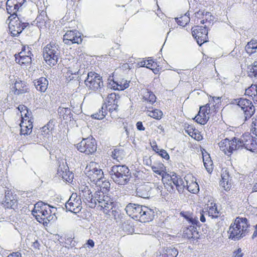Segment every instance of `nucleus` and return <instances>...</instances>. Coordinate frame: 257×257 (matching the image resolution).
I'll list each match as a JSON object with an SVG mask.
<instances>
[{"mask_svg": "<svg viewBox=\"0 0 257 257\" xmlns=\"http://www.w3.org/2000/svg\"><path fill=\"white\" fill-rule=\"evenodd\" d=\"M178 251L175 247H167L163 251V253L160 255L161 257H176Z\"/></svg>", "mask_w": 257, "mask_h": 257, "instance_id": "nucleus-38", "label": "nucleus"}, {"mask_svg": "<svg viewBox=\"0 0 257 257\" xmlns=\"http://www.w3.org/2000/svg\"><path fill=\"white\" fill-rule=\"evenodd\" d=\"M81 200L80 196L72 194L65 204L67 211L76 214L82 209Z\"/></svg>", "mask_w": 257, "mask_h": 257, "instance_id": "nucleus-10", "label": "nucleus"}, {"mask_svg": "<svg viewBox=\"0 0 257 257\" xmlns=\"http://www.w3.org/2000/svg\"><path fill=\"white\" fill-rule=\"evenodd\" d=\"M37 24L38 27L42 28L46 27L47 23L49 22V19L45 12H42L36 19Z\"/></svg>", "mask_w": 257, "mask_h": 257, "instance_id": "nucleus-26", "label": "nucleus"}, {"mask_svg": "<svg viewBox=\"0 0 257 257\" xmlns=\"http://www.w3.org/2000/svg\"><path fill=\"white\" fill-rule=\"evenodd\" d=\"M229 147H230V155L232 153L233 151L239 149H242L241 143L240 142V139H237L234 137L231 140H230Z\"/></svg>", "mask_w": 257, "mask_h": 257, "instance_id": "nucleus-31", "label": "nucleus"}, {"mask_svg": "<svg viewBox=\"0 0 257 257\" xmlns=\"http://www.w3.org/2000/svg\"><path fill=\"white\" fill-rule=\"evenodd\" d=\"M96 198L98 206L103 210L104 213L107 214L110 210L112 209L114 202L113 198L110 197L108 193H105L104 191H96Z\"/></svg>", "mask_w": 257, "mask_h": 257, "instance_id": "nucleus-5", "label": "nucleus"}, {"mask_svg": "<svg viewBox=\"0 0 257 257\" xmlns=\"http://www.w3.org/2000/svg\"><path fill=\"white\" fill-rule=\"evenodd\" d=\"M189 16V14L186 13L184 16L176 18V21L179 25L184 27L190 21Z\"/></svg>", "mask_w": 257, "mask_h": 257, "instance_id": "nucleus-44", "label": "nucleus"}, {"mask_svg": "<svg viewBox=\"0 0 257 257\" xmlns=\"http://www.w3.org/2000/svg\"><path fill=\"white\" fill-rule=\"evenodd\" d=\"M230 140L226 138L218 143L220 149L224 152L225 154L227 155H230V147L229 146Z\"/></svg>", "mask_w": 257, "mask_h": 257, "instance_id": "nucleus-35", "label": "nucleus"}, {"mask_svg": "<svg viewBox=\"0 0 257 257\" xmlns=\"http://www.w3.org/2000/svg\"><path fill=\"white\" fill-rule=\"evenodd\" d=\"M86 244L90 246L91 247H93L94 246V242L92 239H88L86 242Z\"/></svg>", "mask_w": 257, "mask_h": 257, "instance_id": "nucleus-63", "label": "nucleus"}, {"mask_svg": "<svg viewBox=\"0 0 257 257\" xmlns=\"http://www.w3.org/2000/svg\"><path fill=\"white\" fill-rule=\"evenodd\" d=\"M158 154L166 160H168L169 159V155L165 150L163 149L161 151H160Z\"/></svg>", "mask_w": 257, "mask_h": 257, "instance_id": "nucleus-55", "label": "nucleus"}, {"mask_svg": "<svg viewBox=\"0 0 257 257\" xmlns=\"http://www.w3.org/2000/svg\"><path fill=\"white\" fill-rule=\"evenodd\" d=\"M156 66V63H154V62L152 61V60H149L147 61V63L146 64V67L147 68H149L151 70H154V68Z\"/></svg>", "mask_w": 257, "mask_h": 257, "instance_id": "nucleus-53", "label": "nucleus"}, {"mask_svg": "<svg viewBox=\"0 0 257 257\" xmlns=\"http://www.w3.org/2000/svg\"><path fill=\"white\" fill-rule=\"evenodd\" d=\"M60 54V47L55 43H50L43 48L44 59L47 64L51 67L57 64Z\"/></svg>", "mask_w": 257, "mask_h": 257, "instance_id": "nucleus-3", "label": "nucleus"}, {"mask_svg": "<svg viewBox=\"0 0 257 257\" xmlns=\"http://www.w3.org/2000/svg\"><path fill=\"white\" fill-rule=\"evenodd\" d=\"M257 49V41L252 39L248 42L245 46V49L247 53L251 55L255 52Z\"/></svg>", "mask_w": 257, "mask_h": 257, "instance_id": "nucleus-39", "label": "nucleus"}, {"mask_svg": "<svg viewBox=\"0 0 257 257\" xmlns=\"http://www.w3.org/2000/svg\"><path fill=\"white\" fill-rule=\"evenodd\" d=\"M16 202L14 196L10 191L6 193L5 200L2 203L3 207L6 208H12V206Z\"/></svg>", "mask_w": 257, "mask_h": 257, "instance_id": "nucleus-25", "label": "nucleus"}, {"mask_svg": "<svg viewBox=\"0 0 257 257\" xmlns=\"http://www.w3.org/2000/svg\"><path fill=\"white\" fill-rule=\"evenodd\" d=\"M195 17L198 19H203L204 16H205L206 20H207L208 16H211L210 13L209 12H206L205 14H204V12L201 10H199L197 12L195 13Z\"/></svg>", "mask_w": 257, "mask_h": 257, "instance_id": "nucleus-51", "label": "nucleus"}, {"mask_svg": "<svg viewBox=\"0 0 257 257\" xmlns=\"http://www.w3.org/2000/svg\"><path fill=\"white\" fill-rule=\"evenodd\" d=\"M19 58L16 57V60L18 63L21 64L27 65L31 63L32 58L30 55H25L23 52L19 54Z\"/></svg>", "mask_w": 257, "mask_h": 257, "instance_id": "nucleus-32", "label": "nucleus"}, {"mask_svg": "<svg viewBox=\"0 0 257 257\" xmlns=\"http://www.w3.org/2000/svg\"><path fill=\"white\" fill-rule=\"evenodd\" d=\"M242 148H244L247 150L253 152L255 148L257 146V139L249 134H245L240 138Z\"/></svg>", "mask_w": 257, "mask_h": 257, "instance_id": "nucleus-14", "label": "nucleus"}, {"mask_svg": "<svg viewBox=\"0 0 257 257\" xmlns=\"http://www.w3.org/2000/svg\"><path fill=\"white\" fill-rule=\"evenodd\" d=\"M25 1L26 0H8L6 3L8 13L12 16L16 15Z\"/></svg>", "mask_w": 257, "mask_h": 257, "instance_id": "nucleus-17", "label": "nucleus"}, {"mask_svg": "<svg viewBox=\"0 0 257 257\" xmlns=\"http://www.w3.org/2000/svg\"><path fill=\"white\" fill-rule=\"evenodd\" d=\"M57 174L59 177L67 182L72 181L73 178V174L69 170L68 166L64 164L60 165L57 170Z\"/></svg>", "mask_w": 257, "mask_h": 257, "instance_id": "nucleus-19", "label": "nucleus"}, {"mask_svg": "<svg viewBox=\"0 0 257 257\" xmlns=\"http://www.w3.org/2000/svg\"><path fill=\"white\" fill-rule=\"evenodd\" d=\"M15 95H19L28 92L26 83L21 80L16 81L13 87Z\"/></svg>", "mask_w": 257, "mask_h": 257, "instance_id": "nucleus-21", "label": "nucleus"}, {"mask_svg": "<svg viewBox=\"0 0 257 257\" xmlns=\"http://www.w3.org/2000/svg\"><path fill=\"white\" fill-rule=\"evenodd\" d=\"M110 106L108 108L109 112L111 113L113 111H116L118 109V104H112L111 105H109Z\"/></svg>", "mask_w": 257, "mask_h": 257, "instance_id": "nucleus-57", "label": "nucleus"}, {"mask_svg": "<svg viewBox=\"0 0 257 257\" xmlns=\"http://www.w3.org/2000/svg\"><path fill=\"white\" fill-rule=\"evenodd\" d=\"M84 172L90 181L95 184L103 179V172L99 165L94 162H90L86 167Z\"/></svg>", "mask_w": 257, "mask_h": 257, "instance_id": "nucleus-4", "label": "nucleus"}, {"mask_svg": "<svg viewBox=\"0 0 257 257\" xmlns=\"http://www.w3.org/2000/svg\"><path fill=\"white\" fill-rule=\"evenodd\" d=\"M192 34L199 45L201 46L207 42L208 31L205 27L197 26L195 28H192Z\"/></svg>", "mask_w": 257, "mask_h": 257, "instance_id": "nucleus-11", "label": "nucleus"}, {"mask_svg": "<svg viewBox=\"0 0 257 257\" xmlns=\"http://www.w3.org/2000/svg\"><path fill=\"white\" fill-rule=\"evenodd\" d=\"M252 124L254 126H252L251 130L252 134L254 135V138L257 139V119H255V120L253 121Z\"/></svg>", "mask_w": 257, "mask_h": 257, "instance_id": "nucleus-52", "label": "nucleus"}, {"mask_svg": "<svg viewBox=\"0 0 257 257\" xmlns=\"http://www.w3.org/2000/svg\"><path fill=\"white\" fill-rule=\"evenodd\" d=\"M154 216L155 211L154 209L144 206L139 219L141 222H149L152 220Z\"/></svg>", "mask_w": 257, "mask_h": 257, "instance_id": "nucleus-20", "label": "nucleus"}, {"mask_svg": "<svg viewBox=\"0 0 257 257\" xmlns=\"http://www.w3.org/2000/svg\"><path fill=\"white\" fill-rule=\"evenodd\" d=\"M186 178H187V177H185L184 179H186ZM185 181L186 184V186L188 191L193 194L197 193L199 192V185L196 181H192L190 183L186 180H185Z\"/></svg>", "mask_w": 257, "mask_h": 257, "instance_id": "nucleus-33", "label": "nucleus"}, {"mask_svg": "<svg viewBox=\"0 0 257 257\" xmlns=\"http://www.w3.org/2000/svg\"><path fill=\"white\" fill-rule=\"evenodd\" d=\"M152 148L153 150L155 151L158 154L160 152V151H161L162 150L159 149V147L156 145L152 146Z\"/></svg>", "mask_w": 257, "mask_h": 257, "instance_id": "nucleus-64", "label": "nucleus"}, {"mask_svg": "<svg viewBox=\"0 0 257 257\" xmlns=\"http://www.w3.org/2000/svg\"><path fill=\"white\" fill-rule=\"evenodd\" d=\"M233 253L234 254V257H242L243 255L242 253H241L240 248H238L237 250L234 251Z\"/></svg>", "mask_w": 257, "mask_h": 257, "instance_id": "nucleus-59", "label": "nucleus"}, {"mask_svg": "<svg viewBox=\"0 0 257 257\" xmlns=\"http://www.w3.org/2000/svg\"><path fill=\"white\" fill-rule=\"evenodd\" d=\"M186 234H188V236L189 238L195 237V235L198 234L196 227L194 226H190L187 230Z\"/></svg>", "mask_w": 257, "mask_h": 257, "instance_id": "nucleus-49", "label": "nucleus"}, {"mask_svg": "<svg viewBox=\"0 0 257 257\" xmlns=\"http://www.w3.org/2000/svg\"><path fill=\"white\" fill-rule=\"evenodd\" d=\"M209 216H211L212 218H217L219 215V211L217 209V206L215 204L213 206L209 207L208 211Z\"/></svg>", "mask_w": 257, "mask_h": 257, "instance_id": "nucleus-47", "label": "nucleus"}, {"mask_svg": "<svg viewBox=\"0 0 257 257\" xmlns=\"http://www.w3.org/2000/svg\"><path fill=\"white\" fill-rule=\"evenodd\" d=\"M210 106L209 104L200 106L199 111L195 117L196 121L201 124L206 123L209 119L208 116Z\"/></svg>", "mask_w": 257, "mask_h": 257, "instance_id": "nucleus-16", "label": "nucleus"}, {"mask_svg": "<svg viewBox=\"0 0 257 257\" xmlns=\"http://www.w3.org/2000/svg\"><path fill=\"white\" fill-rule=\"evenodd\" d=\"M33 83L36 89L40 92H44L48 88V81L45 77L34 80Z\"/></svg>", "mask_w": 257, "mask_h": 257, "instance_id": "nucleus-22", "label": "nucleus"}, {"mask_svg": "<svg viewBox=\"0 0 257 257\" xmlns=\"http://www.w3.org/2000/svg\"><path fill=\"white\" fill-rule=\"evenodd\" d=\"M82 38L81 33L78 31L68 30L63 36V41L65 44L70 45L72 44H80L82 42Z\"/></svg>", "mask_w": 257, "mask_h": 257, "instance_id": "nucleus-13", "label": "nucleus"}, {"mask_svg": "<svg viewBox=\"0 0 257 257\" xmlns=\"http://www.w3.org/2000/svg\"><path fill=\"white\" fill-rule=\"evenodd\" d=\"M75 241L73 240L71 237H68L66 239L65 244L73 247L75 246Z\"/></svg>", "mask_w": 257, "mask_h": 257, "instance_id": "nucleus-56", "label": "nucleus"}, {"mask_svg": "<svg viewBox=\"0 0 257 257\" xmlns=\"http://www.w3.org/2000/svg\"><path fill=\"white\" fill-rule=\"evenodd\" d=\"M249 222L245 217H237L229 226L227 231L228 238L234 241L239 240L249 232Z\"/></svg>", "mask_w": 257, "mask_h": 257, "instance_id": "nucleus-1", "label": "nucleus"}, {"mask_svg": "<svg viewBox=\"0 0 257 257\" xmlns=\"http://www.w3.org/2000/svg\"><path fill=\"white\" fill-rule=\"evenodd\" d=\"M143 99L150 102L151 104L154 103L156 101V97L155 95L148 89H145L143 90Z\"/></svg>", "mask_w": 257, "mask_h": 257, "instance_id": "nucleus-28", "label": "nucleus"}, {"mask_svg": "<svg viewBox=\"0 0 257 257\" xmlns=\"http://www.w3.org/2000/svg\"><path fill=\"white\" fill-rule=\"evenodd\" d=\"M87 205L90 208H94L96 204H98L96 198V193H95L94 198L93 195L87 201L85 202Z\"/></svg>", "mask_w": 257, "mask_h": 257, "instance_id": "nucleus-50", "label": "nucleus"}, {"mask_svg": "<svg viewBox=\"0 0 257 257\" xmlns=\"http://www.w3.org/2000/svg\"><path fill=\"white\" fill-rule=\"evenodd\" d=\"M76 148L81 153H85L86 155L92 154L96 151V141L93 138L83 139L79 143L76 145Z\"/></svg>", "mask_w": 257, "mask_h": 257, "instance_id": "nucleus-8", "label": "nucleus"}, {"mask_svg": "<svg viewBox=\"0 0 257 257\" xmlns=\"http://www.w3.org/2000/svg\"><path fill=\"white\" fill-rule=\"evenodd\" d=\"M147 114L148 116L157 119H160L163 115V112L159 109H155L152 111L148 110Z\"/></svg>", "mask_w": 257, "mask_h": 257, "instance_id": "nucleus-46", "label": "nucleus"}, {"mask_svg": "<svg viewBox=\"0 0 257 257\" xmlns=\"http://www.w3.org/2000/svg\"><path fill=\"white\" fill-rule=\"evenodd\" d=\"M143 206L139 204L129 203L126 206L125 210L127 214L132 218H140Z\"/></svg>", "mask_w": 257, "mask_h": 257, "instance_id": "nucleus-18", "label": "nucleus"}, {"mask_svg": "<svg viewBox=\"0 0 257 257\" xmlns=\"http://www.w3.org/2000/svg\"><path fill=\"white\" fill-rule=\"evenodd\" d=\"M95 184L99 186L100 190L99 191H104L105 193H108L110 184L108 181L105 180L104 177H103V179L99 180V181L96 182Z\"/></svg>", "mask_w": 257, "mask_h": 257, "instance_id": "nucleus-30", "label": "nucleus"}, {"mask_svg": "<svg viewBox=\"0 0 257 257\" xmlns=\"http://www.w3.org/2000/svg\"><path fill=\"white\" fill-rule=\"evenodd\" d=\"M130 81L123 79L116 81H113L112 87L115 90H123L129 86Z\"/></svg>", "mask_w": 257, "mask_h": 257, "instance_id": "nucleus-27", "label": "nucleus"}, {"mask_svg": "<svg viewBox=\"0 0 257 257\" xmlns=\"http://www.w3.org/2000/svg\"><path fill=\"white\" fill-rule=\"evenodd\" d=\"M52 128V124L50 122L48 123L47 125L41 128V134L40 135H42L43 137V138L44 140L46 139H49L51 136Z\"/></svg>", "mask_w": 257, "mask_h": 257, "instance_id": "nucleus-34", "label": "nucleus"}, {"mask_svg": "<svg viewBox=\"0 0 257 257\" xmlns=\"http://www.w3.org/2000/svg\"><path fill=\"white\" fill-rule=\"evenodd\" d=\"M107 110V106L105 103L103 104L101 107V110H99L98 112H96L91 115L92 118L97 119H102L107 114L106 111Z\"/></svg>", "mask_w": 257, "mask_h": 257, "instance_id": "nucleus-37", "label": "nucleus"}, {"mask_svg": "<svg viewBox=\"0 0 257 257\" xmlns=\"http://www.w3.org/2000/svg\"><path fill=\"white\" fill-rule=\"evenodd\" d=\"M151 188L147 184L140 185L136 189V194L140 197L148 198L150 196Z\"/></svg>", "mask_w": 257, "mask_h": 257, "instance_id": "nucleus-23", "label": "nucleus"}, {"mask_svg": "<svg viewBox=\"0 0 257 257\" xmlns=\"http://www.w3.org/2000/svg\"><path fill=\"white\" fill-rule=\"evenodd\" d=\"M203 213H204L203 210H201L200 212V220L202 222H205V220H206Z\"/></svg>", "mask_w": 257, "mask_h": 257, "instance_id": "nucleus-61", "label": "nucleus"}, {"mask_svg": "<svg viewBox=\"0 0 257 257\" xmlns=\"http://www.w3.org/2000/svg\"><path fill=\"white\" fill-rule=\"evenodd\" d=\"M203 160L205 167L208 172L212 171V161L211 160L209 155L203 154Z\"/></svg>", "mask_w": 257, "mask_h": 257, "instance_id": "nucleus-45", "label": "nucleus"}, {"mask_svg": "<svg viewBox=\"0 0 257 257\" xmlns=\"http://www.w3.org/2000/svg\"><path fill=\"white\" fill-rule=\"evenodd\" d=\"M81 189V193L80 194V196L83 198L84 201H87L90 197H92V192L87 186H81L80 187Z\"/></svg>", "mask_w": 257, "mask_h": 257, "instance_id": "nucleus-36", "label": "nucleus"}, {"mask_svg": "<svg viewBox=\"0 0 257 257\" xmlns=\"http://www.w3.org/2000/svg\"><path fill=\"white\" fill-rule=\"evenodd\" d=\"M166 179L169 182V184L171 185L170 189L169 190L170 192L173 191V186L172 185V183L176 186L177 190L179 193H182L186 187L184 181L182 178L177 176L176 174H173L171 176L169 174L166 175Z\"/></svg>", "mask_w": 257, "mask_h": 257, "instance_id": "nucleus-12", "label": "nucleus"}, {"mask_svg": "<svg viewBox=\"0 0 257 257\" xmlns=\"http://www.w3.org/2000/svg\"><path fill=\"white\" fill-rule=\"evenodd\" d=\"M222 180L220 181V185L224 188L225 190H229L231 186V179L229 175V172L227 170L223 171L221 174Z\"/></svg>", "mask_w": 257, "mask_h": 257, "instance_id": "nucleus-24", "label": "nucleus"}, {"mask_svg": "<svg viewBox=\"0 0 257 257\" xmlns=\"http://www.w3.org/2000/svg\"><path fill=\"white\" fill-rule=\"evenodd\" d=\"M248 71V75L250 77H254L257 78V61H255L253 65L250 67Z\"/></svg>", "mask_w": 257, "mask_h": 257, "instance_id": "nucleus-48", "label": "nucleus"}, {"mask_svg": "<svg viewBox=\"0 0 257 257\" xmlns=\"http://www.w3.org/2000/svg\"><path fill=\"white\" fill-rule=\"evenodd\" d=\"M27 122H24V120L22 121V124L21 125V135L25 136L26 135H30L31 132L33 127V124L31 123L29 125H25L26 124Z\"/></svg>", "mask_w": 257, "mask_h": 257, "instance_id": "nucleus-41", "label": "nucleus"}, {"mask_svg": "<svg viewBox=\"0 0 257 257\" xmlns=\"http://www.w3.org/2000/svg\"><path fill=\"white\" fill-rule=\"evenodd\" d=\"M109 174L114 182L119 185L126 184L131 178L130 169L125 165H114L109 171Z\"/></svg>", "mask_w": 257, "mask_h": 257, "instance_id": "nucleus-2", "label": "nucleus"}, {"mask_svg": "<svg viewBox=\"0 0 257 257\" xmlns=\"http://www.w3.org/2000/svg\"><path fill=\"white\" fill-rule=\"evenodd\" d=\"M136 126L139 131H144L145 130V127L143 125L142 121H138L136 124Z\"/></svg>", "mask_w": 257, "mask_h": 257, "instance_id": "nucleus-58", "label": "nucleus"}, {"mask_svg": "<svg viewBox=\"0 0 257 257\" xmlns=\"http://www.w3.org/2000/svg\"><path fill=\"white\" fill-rule=\"evenodd\" d=\"M7 257H22V256L20 252H16L9 254Z\"/></svg>", "mask_w": 257, "mask_h": 257, "instance_id": "nucleus-60", "label": "nucleus"}, {"mask_svg": "<svg viewBox=\"0 0 257 257\" xmlns=\"http://www.w3.org/2000/svg\"><path fill=\"white\" fill-rule=\"evenodd\" d=\"M111 156L113 159L119 162L124 157V152L121 149H115L112 152Z\"/></svg>", "mask_w": 257, "mask_h": 257, "instance_id": "nucleus-42", "label": "nucleus"}, {"mask_svg": "<svg viewBox=\"0 0 257 257\" xmlns=\"http://www.w3.org/2000/svg\"><path fill=\"white\" fill-rule=\"evenodd\" d=\"M107 106L111 105L112 104H116L118 103L119 96L116 95L115 93H111L107 96Z\"/></svg>", "mask_w": 257, "mask_h": 257, "instance_id": "nucleus-43", "label": "nucleus"}, {"mask_svg": "<svg viewBox=\"0 0 257 257\" xmlns=\"http://www.w3.org/2000/svg\"><path fill=\"white\" fill-rule=\"evenodd\" d=\"M51 207L53 209H55V208L49 205V209L44 208L43 210L41 211V213L36 214L35 217L38 221L47 225L52 220L53 217L51 213L53 211L51 210Z\"/></svg>", "mask_w": 257, "mask_h": 257, "instance_id": "nucleus-15", "label": "nucleus"}, {"mask_svg": "<svg viewBox=\"0 0 257 257\" xmlns=\"http://www.w3.org/2000/svg\"><path fill=\"white\" fill-rule=\"evenodd\" d=\"M191 127L190 126H188L187 127V130H186L185 131L188 134V135H189L191 137H193V131H191L192 129V128H191Z\"/></svg>", "mask_w": 257, "mask_h": 257, "instance_id": "nucleus-62", "label": "nucleus"}, {"mask_svg": "<svg viewBox=\"0 0 257 257\" xmlns=\"http://www.w3.org/2000/svg\"><path fill=\"white\" fill-rule=\"evenodd\" d=\"M44 208L49 209V205L44 204L43 202H38L35 205L32 213L34 216H36V214L41 213V211Z\"/></svg>", "mask_w": 257, "mask_h": 257, "instance_id": "nucleus-40", "label": "nucleus"}, {"mask_svg": "<svg viewBox=\"0 0 257 257\" xmlns=\"http://www.w3.org/2000/svg\"><path fill=\"white\" fill-rule=\"evenodd\" d=\"M232 103L236 104L243 111L245 120L250 118L255 112V108L252 102L246 98H237L233 100Z\"/></svg>", "mask_w": 257, "mask_h": 257, "instance_id": "nucleus-6", "label": "nucleus"}, {"mask_svg": "<svg viewBox=\"0 0 257 257\" xmlns=\"http://www.w3.org/2000/svg\"><path fill=\"white\" fill-rule=\"evenodd\" d=\"M190 222H191L192 224L198 226V224H199V221L196 218H193L192 217H187L186 215L184 216Z\"/></svg>", "mask_w": 257, "mask_h": 257, "instance_id": "nucleus-54", "label": "nucleus"}, {"mask_svg": "<svg viewBox=\"0 0 257 257\" xmlns=\"http://www.w3.org/2000/svg\"><path fill=\"white\" fill-rule=\"evenodd\" d=\"M29 25V23L22 22L16 17L11 19L9 24V31L13 36H18Z\"/></svg>", "mask_w": 257, "mask_h": 257, "instance_id": "nucleus-9", "label": "nucleus"}, {"mask_svg": "<svg viewBox=\"0 0 257 257\" xmlns=\"http://www.w3.org/2000/svg\"><path fill=\"white\" fill-rule=\"evenodd\" d=\"M152 169L154 173L161 176L162 177L163 181H164V180L166 178V174L165 172V167L163 164L159 163L156 166H152Z\"/></svg>", "mask_w": 257, "mask_h": 257, "instance_id": "nucleus-29", "label": "nucleus"}, {"mask_svg": "<svg viewBox=\"0 0 257 257\" xmlns=\"http://www.w3.org/2000/svg\"><path fill=\"white\" fill-rule=\"evenodd\" d=\"M85 84L89 89L93 91L98 90L101 92L103 86L101 77L97 73L90 72L85 80Z\"/></svg>", "mask_w": 257, "mask_h": 257, "instance_id": "nucleus-7", "label": "nucleus"}]
</instances>
